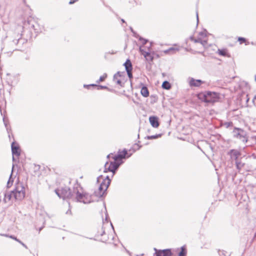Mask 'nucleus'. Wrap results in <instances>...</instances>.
<instances>
[{"label": "nucleus", "mask_w": 256, "mask_h": 256, "mask_svg": "<svg viewBox=\"0 0 256 256\" xmlns=\"http://www.w3.org/2000/svg\"><path fill=\"white\" fill-rule=\"evenodd\" d=\"M55 192L60 198H62L63 199L70 198L76 194V198L78 201L82 202L84 204L90 202V200L88 199V194H82L78 190H75V188L74 189V191L72 192L69 188L64 186L56 190Z\"/></svg>", "instance_id": "nucleus-1"}, {"label": "nucleus", "mask_w": 256, "mask_h": 256, "mask_svg": "<svg viewBox=\"0 0 256 256\" xmlns=\"http://www.w3.org/2000/svg\"><path fill=\"white\" fill-rule=\"evenodd\" d=\"M102 180V182L100 183L98 190L95 192L96 196L100 198L104 194L110 182V180L108 176L103 180L102 176H100L98 178L97 181L100 182Z\"/></svg>", "instance_id": "nucleus-2"}, {"label": "nucleus", "mask_w": 256, "mask_h": 256, "mask_svg": "<svg viewBox=\"0 0 256 256\" xmlns=\"http://www.w3.org/2000/svg\"><path fill=\"white\" fill-rule=\"evenodd\" d=\"M200 98L206 102L214 103L220 99L218 93L211 92H206L200 95Z\"/></svg>", "instance_id": "nucleus-3"}, {"label": "nucleus", "mask_w": 256, "mask_h": 256, "mask_svg": "<svg viewBox=\"0 0 256 256\" xmlns=\"http://www.w3.org/2000/svg\"><path fill=\"white\" fill-rule=\"evenodd\" d=\"M14 199V200H22L25 196L24 188L22 184H16L15 188L12 191Z\"/></svg>", "instance_id": "nucleus-4"}, {"label": "nucleus", "mask_w": 256, "mask_h": 256, "mask_svg": "<svg viewBox=\"0 0 256 256\" xmlns=\"http://www.w3.org/2000/svg\"><path fill=\"white\" fill-rule=\"evenodd\" d=\"M118 161L111 162L110 163L106 162L104 165V172H112V176L115 173L116 170L118 168L120 164L118 163Z\"/></svg>", "instance_id": "nucleus-5"}, {"label": "nucleus", "mask_w": 256, "mask_h": 256, "mask_svg": "<svg viewBox=\"0 0 256 256\" xmlns=\"http://www.w3.org/2000/svg\"><path fill=\"white\" fill-rule=\"evenodd\" d=\"M234 136L237 138L240 139L243 142H247L246 138L245 137L246 133L242 130L240 128H236L234 130Z\"/></svg>", "instance_id": "nucleus-6"}, {"label": "nucleus", "mask_w": 256, "mask_h": 256, "mask_svg": "<svg viewBox=\"0 0 256 256\" xmlns=\"http://www.w3.org/2000/svg\"><path fill=\"white\" fill-rule=\"evenodd\" d=\"M124 79L123 73L120 72H117L114 76L113 80L117 84L121 86H123L122 80Z\"/></svg>", "instance_id": "nucleus-7"}, {"label": "nucleus", "mask_w": 256, "mask_h": 256, "mask_svg": "<svg viewBox=\"0 0 256 256\" xmlns=\"http://www.w3.org/2000/svg\"><path fill=\"white\" fill-rule=\"evenodd\" d=\"M156 256H170L172 252L170 250L166 249L164 250H158L154 248Z\"/></svg>", "instance_id": "nucleus-8"}, {"label": "nucleus", "mask_w": 256, "mask_h": 256, "mask_svg": "<svg viewBox=\"0 0 256 256\" xmlns=\"http://www.w3.org/2000/svg\"><path fill=\"white\" fill-rule=\"evenodd\" d=\"M149 121L151 126L154 128H157L160 126L158 118L156 116H150L149 118Z\"/></svg>", "instance_id": "nucleus-9"}, {"label": "nucleus", "mask_w": 256, "mask_h": 256, "mask_svg": "<svg viewBox=\"0 0 256 256\" xmlns=\"http://www.w3.org/2000/svg\"><path fill=\"white\" fill-rule=\"evenodd\" d=\"M128 152L126 149H124L122 151L118 152V154L116 156H114L112 157V158L115 161H118V160H120L122 158H126V155L127 154Z\"/></svg>", "instance_id": "nucleus-10"}, {"label": "nucleus", "mask_w": 256, "mask_h": 256, "mask_svg": "<svg viewBox=\"0 0 256 256\" xmlns=\"http://www.w3.org/2000/svg\"><path fill=\"white\" fill-rule=\"evenodd\" d=\"M230 158L232 159L238 160V158L240 156V152L236 150H232L229 152Z\"/></svg>", "instance_id": "nucleus-11"}, {"label": "nucleus", "mask_w": 256, "mask_h": 256, "mask_svg": "<svg viewBox=\"0 0 256 256\" xmlns=\"http://www.w3.org/2000/svg\"><path fill=\"white\" fill-rule=\"evenodd\" d=\"M203 82L200 80H194L191 78L190 80L189 84L191 86H199Z\"/></svg>", "instance_id": "nucleus-12"}, {"label": "nucleus", "mask_w": 256, "mask_h": 256, "mask_svg": "<svg viewBox=\"0 0 256 256\" xmlns=\"http://www.w3.org/2000/svg\"><path fill=\"white\" fill-rule=\"evenodd\" d=\"M12 151L13 155L18 156L20 154L19 147L16 146L14 142L12 144Z\"/></svg>", "instance_id": "nucleus-13"}, {"label": "nucleus", "mask_w": 256, "mask_h": 256, "mask_svg": "<svg viewBox=\"0 0 256 256\" xmlns=\"http://www.w3.org/2000/svg\"><path fill=\"white\" fill-rule=\"evenodd\" d=\"M14 200V199L13 194H12V191L10 192H8L5 194L4 200L5 202H8L10 200Z\"/></svg>", "instance_id": "nucleus-14"}, {"label": "nucleus", "mask_w": 256, "mask_h": 256, "mask_svg": "<svg viewBox=\"0 0 256 256\" xmlns=\"http://www.w3.org/2000/svg\"><path fill=\"white\" fill-rule=\"evenodd\" d=\"M140 93H141L142 95L145 98H146V97L148 96H149L148 90V88L145 86H144L142 87L141 90H140Z\"/></svg>", "instance_id": "nucleus-15"}, {"label": "nucleus", "mask_w": 256, "mask_h": 256, "mask_svg": "<svg viewBox=\"0 0 256 256\" xmlns=\"http://www.w3.org/2000/svg\"><path fill=\"white\" fill-rule=\"evenodd\" d=\"M126 71L132 70V64L130 60H127L124 64Z\"/></svg>", "instance_id": "nucleus-16"}, {"label": "nucleus", "mask_w": 256, "mask_h": 256, "mask_svg": "<svg viewBox=\"0 0 256 256\" xmlns=\"http://www.w3.org/2000/svg\"><path fill=\"white\" fill-rule=\"evenodd\" d=\"M236 164L237 169L238 171H240L244 166V163L242 162H239L238 160H236Z\"/></svg>", "instance_id": "nucleus-17"}, {"label": "nucleus", "mask_w": 256, "mask_h": 256, "mask_svg": "<svg viewBox=\"0 0 256 256\" xmlns=\"http://www.w3.org/2000/svg\"><path fill=\"white\" fill-rule=\"evenodd\" d=\"M170 87V84L168 81H164L162 84V88L164 89L169 90Z\"/></svg>", "instance_id": "nucleus-18"}, {"label": "nucleus", "mask_w": 256, "mask_h": 256, "mask_svg": "<svg viewBox=\"0 0 256 256\" xmlns=\"http://www.w3.org/2000/svg\"><path fill=\"white\" fill-rule=\"evenodd\" d=\"M170 54H173L179 50V49L176 48L172 47L168 48Z\"/></svg>", "instance_id": "nucleus-19"}, {"label": "nucleus", "mask_w": 256, "mask_h": 256, "mask_svg": "<svg viewBox=\"0 0 256 256\" xmlns=\"http://www.w3.org/2000/svg\"><path fill=\"white\" fill-rule=\"evenodd\" d=\"M186 250L184 246L181 248V251L178 254V256H185L186 254Z\"/></svg>", "instance_id": "nucleus-20"}, {"label": "nucleus", "mask_w": 256, "mask_h": 256, "mask_svg": "<svg viewBox=\"0 0 256 256\" xmlns=\"http://www.w3.org/2000/svg\"><path fill=\"white\" fill-rule=\"evenodd\" d=\"M106 77H107V74H103V76H101L99 80H97V82H97L98 83H99V82H103V81L105 80V78H106Z\"/></svg>", "instance_id": "nucleus-21"}, {"label": "nucleus", "mask_w": 256, "mask_h": 256, "mask_svg": "<svg viewBox=\"0 0 256 256\" xmlns=\"http://www.w3.org/2000/svg\"><path fill=\"white\" fill-rule=\"evenodd\" d=\"M218 52L219 54L222 56H226V52L225 50H218Z\"/></svg>", "instance_id": "nucleus-22"}, {"label": "nucleus", "mask_w": 256, "mask_h": 256, "mask_svg": "<svg viewBox=\"0 0 256 256\" xmlns=\"http://www.w3.org/2000/svg\"><path fill=\"white\" fill-rule=\"evenodd\" d=\"M160 136H161V134H156V135H154V136H148V140L155 139V138H157L160 137Z\"/></svg>", "instance_id": "nucleus-23"}, {"label": "nucleus", "mask_w": 256, "mask_h": 256, "mask_svg": "<svg viewBox=\"0 0 256 256\" xmlns=\"http://www.w3.org/2000/svg\"><path fill=\"white\" fill-rule=\"evenodd\" d=\"M190 38L195 43H197V42L200 43L201 42V39H202L200 38Z\"/></svg>", "instance_id": "nucleus-24"}, {"label": "nucleus", "mask_w": 256, "mask_h": 256, "mask_svg": "<svg viewBox=\"0 0 256 256\" xmlns=\"http://www.w3.org/2000/svg\"><path fill=\"white\" fill-rule=\"evenodd\" d=\"M11 178H12V174L10 175V178H9V180H8V183H7V186L8 187H10L12 185V182H13V180H11Z\"/></svg>", "instance_id": "nucleus-25"}, {"label": "nucleus", "mask_w": 256, "mask_h": 256, "mask_svg": "<svg viewBox=\"0 0 256 256\" xmlns=\"http://www.w3.org/2000/svg\"><path fill=\"white\" fill-rule=\"evenodd\" d=\"M15 240H16V242H18L20 244L26 248H28L27 246L24 244L22 241H20V240H18V238H15Z\"/></svg>", "instance_id": "nucleus-26"}, {"label": "nucleus", "mask_w": 256, "mask_h": 256, "mask_svg": "<svg viewBox=\"0 0 256 256\" xmlns=\"http://www.w3.org/2000/svg\"><path fill=\"white\" fill-rule=\"evenodd\" d=\"M142 54L146 58H147L148 56H150V54L148 52H142Z\"/></svg>", "instance_id": "nucleus-27"}, {"label": "nucleus", "mask_w": 256, "mask_h": 256, "mask_svg": "<svg viewBox=\"0 0 256 256\" xmlns=\"http://www.w3.org/2000/svg\"><path fill=\"white\" fill-rule=\"evenodd\" d=\"M200 44L204 46H205L206 44H207V40H202L201 39V42Z\"/></svg>", "instance_id": "nucleus-28"}, {"label": "nucleus", "mask_w": 256, "mask_h": 256, "mask_svg": "<svg viewBox=\"0 0 256 256\" xmlns=\"http://www.w3.org/2000/svg\"><path fill=\"white\" fill-rule=\"evenodd\" d=\"M139 40L142 42L143 44H146V42H148L146 40L144 39L141 37L140 38Z\"/></svg>", "instance_id": "nucleus-29"}, {"label": "nucleus", "mask_w": 256, "mask_h": 256, "mask_svg": "<svg viewBox=\"0 0 256 256\" xmlns=\"http://www.w3.org/2000/svg\"><path fill=\"white\" fill-rule=\"evenodd\" d=\"M126 72H127L128 75V76L129 77V78H132V70H128Z\"/></svg>", "instance_id": "nucleus-30"}, {"label": "nucleus", "mask_w": 256, "mask_h": 256, "mask_svg": "<svg viewBox=\"0 0 256 256\" xmlns=\"http://www.w3.org/2000/svg\"><path fill=\"white\" fill-rule=\"evenodd\" d=\"M252 156L253 157L254 159L256 160V156L254 154H252ZM252 168L256 170V166H254Z\"/></svg>", "instance_id": "nucleus-31"}, {"label": "nucleus", "mask_w": 256, "mask_h": 256, "mask_svg": "<svg viewBox=\"0 0 256 256\" xmlns=\"http://www.w3.org/2000/svg\"><path fill=\"white\" fill-rule=\"evenodd\" d=\"M238 40L239 41H242V42H244L246 41V39L244 38H240V37L238 38Z\"/></svg>", "instance_id": "nucleus-32"}, {"label": "nucleus", "mask_w": 256, "mask_h": 256, "mask_svg": "<svg viewBox=\"0 0 256 256\" xmlns=\"http://www.w3.org/2000/svg\"><path fill=\"white\" fill-rule=\"evenodd\" d=\"M5 236H8V235L6 234ZM9 238H12L14 240H15V238H17L16 237H15L14 236H8Z\"/></svg>", "instance_id": "nucleus-33"}, {"label": "nucleus", "mask_w": 256, "mask_h": 256, "mask_svg": "<svg viewBox=\"0 0 256 256\" xmlns=\"http://www.w3.org/2000/svg\"><path fill=\"white\" fill-rule=\"evenodd\" d=\"M78 1V0H70V2H69V4H73L74 3Z\"/></svg>", "instance_id": "nucleus-34"}, {"label": "nucleus", "mask_w": 256, "mask_h": 256, "mask_svg": "<svg viewBox=\"0 0 256 256\" xmlns=\"http://www.w3.org/2000/svg\"><path fill=\"white\" fill-rule=\"evenodd\" d=\"M66 214H71V210H70V208H69L68 210L66 212Z\"/></svg>", "instance_id": "nucleus-35"}, {"label": "nucleus", "mask_w": 256, "mask_h": 256, "mask_svg": "<svg viewBox=\"0 0 256 256\" xmlns=\"http://www.w3.org/2000/svg\"><path fill=\"white\" fill-rule=\"evenodd\" d=\"M164 52L165 54H170V52L168 50H168H165L164 51Z\"/></svg>", "instance_id": "nucleus-36"}, {"label": "nucleus", "mask_w": 256, "mask_h": 256, "mask_svg": "<svg viewBox=\"0 0 256 256\" xmlns=\"http://www.w3.org/2000/svg\"><path fill=\"white\" fill-rule=\"evenodd\" d=\"M148 60H152V56H148L147 58H146Z\"/></svg>", "instance_id": "nucleus-37"}, {"label": "nucleus", "mask_w": 256, "mask_h": 256, "mask_svg": "<svg viewBox=\"0 0 256 256\" xmlns=\"http://www.w3.org/2000/svg\"><path fill=\"white\" fill-rule=\"evenodd\" d=\"M3 121H4V124H5V126L6 127V126H7V124H6V121L5 118H3Z\"/></svg>", "instance_id": "nucleus-38"}, {"label": "nucleus", "mask_w": 256, "mask_h": 256, "mask_svg": "<svg viewBox=\"0 0 256 256\" xmlns=\"http://www.w3.org/2000/svg\"><path fill=\"white\" fill-rule=\"evenodd\" d=\"M200 35L202 36H206V34L203 32L200 33Z\"/></svg>", "instance_id": "nucleus-39"}, {"label": "nucleus", "mask_w": 256, "mask_h": 256, "mask_svg": "<svg viewBox=\"0 0 256 256\" xmlns=\"http://www.w3.org/2000/svg\"><path fill=\"white\" fill-rule=\"evenodd\" d=\"M99 86L100 88H106V86Z\"/></svg>", "instance_id": "nucleus-40"}, {"label": "nucleus", "mask_w": 256, "mask_h": 256, "mask_svg": "<svg viewBox=\"0 0 256 256\" xmlns=\"http://www.w3.org/2000/svg\"><path fill=\"white\" fill-rule=\"evenodd\" d=\"M255 100H256V96H254V98H253V100H252L253 102H254Z\"/></svg>", "instance_id": "nucleus-41"}, {"label": "nucleus", "mask_w": 256, "mask_h": 256, "mask_svg": "<svg viewBox=\"0 0 256 256\" xmlns=\"http://www.w3.org/2000/svg\"><path fill=\"white\" fill-rule=\"evenodd\" d=\"M111 155H112V154H109L107 156V158H110V156H111Z\"/></svg>", "instance_id": "nucleus-42"}, {"label": "nucleus", "mask_w": 256, "mask_h": 256, "mask_svg": "<svg viewBox=\"0 0 256 256\" xmlns=\"http://www.w3.org/2000/svg\"><path fill=\"white\" fill-rule=\"evenodd\" d=\"M253 139L255 140L256 142V136H254L253 138Z\"/></svg>", "instance_id": "nucleus-43"}, {"label": "nucleus", "mask_w": 256, "mask_h": 256, "mask_svg": "<svg viewBox=\"0 0 256 256\" xmlns=\"http://www.w3.org/2000/svg\"><path fill=\"white\" fill-rule=\"evenodd\" d=\"M196 18H197V21L198 22V12H196Z\"/></svg>", "instance_id": "nucleus-44"}, {"label": "nucleus", "mask_w": 256, "mask_h": 256, "mask_svg": "<svg viewBox=\"0 0 256 256\" xmlns=\"http://www.w3.org/2000/svg\"><path fill=\"white\" fill-rule=\"evenodd\" d=\"M122 21L124 22V20H123V19H122Z\"/></svg>", "instance_id": "nucleus-45"}, {"label": "nucleus", "mask_w": 256, "mask_h": 256, "mask_svg": "<svg viewBox=\"0 0 256 256\" xmlns=\"http://www.w3.org/2000/svg\"><path fill=\"white\" fill-rule=\"evenodd\" d=\"M14 168V166L12 167V168ZM12 172H13V168H12Z\"/></svg>", "instance_id": "nucleus-46"}, {"label": "nucleus", "mask_w": 256, "mask_h": 256, "mask_svg": "<svg viewBox=\"0 0 256 256\" xmlns=\"http://www.w3.org/2000/svg\"><path fill=\"white\" fill-rule=\"evenodd\" d=\"M12 159H13V160H14V156H13V157H12Z\"/></svg>", "instance_id": "nucleus-47"}, {"label": "nucleus", "mask_w": 256, "mask_h": 256, "mask_svg": "<svg viewBox=\"0 0 256 256\" xmlns=\"http://www.w3.org/2000/svg\"><path fill=\"white\" fill-rule=\"evenodd\" d=\"M92 86H96V85L92 84Z\"/></svg>", "instance_id": "nucleus-48"}, {"label": "nucleus", "mask_w": 256, "mask_h": 256, "mask_svg": "<svg viewBox=\"0 0 256 256\" xmlns=\"http://www.w3.org/2000/svg\"><path fill=\"white\" fill-rule=\"evenodd\" d=\"M130 154L128 156V158L130 157Z\"/></svg>", "instance_id": "nucleus-49"}, {"label": "nucleus", "mask_w": 256, "mask_h": 256, "mask_svg": "<svg viewBox=\"0 0 256 256\" xmlns=\"http://www.w3.org/2000/svg\"><path fill=\"white\" fill-rule=\"evenodd\" d=\"M255 80H256V77H255Z\"/></svg>", "instance_id": "nucleus-50"}]
</instances>
